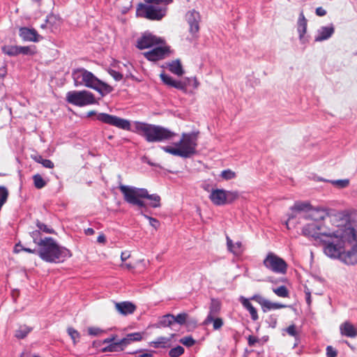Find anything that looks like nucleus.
<instances>
[{"label":"nucleus","instance_id":"obj_59","mask_svg":"<svg viewBox=\"0 0 357 357\" xmlns=\"http://www.w3.org/2000/svg\"><path fill=\"white\" fill-rule=\"evenodd\" d=\"M315 13L317 16L323 17L326 15V10L320 6L316 8Z\"/></svg>","mask_w":357,"mask_h":357},{"label":"nucleus","instance_id":"obj_16","mask_svg":"<svg viewBox=\"0 0 357 357\" xmlns=\"http://www.w3.org/2000/svg\"><path fill=\"white\" fill-rule=\"evenodd\" d=\"M169 48L166 46H155L151 50L143 53L144 56L151 61H157L165 58Z\"/></svg>","mask_w":357,"mask_h":357},{"label":"nucleus","instance_id":"obj_8","mask_svg":"<svg viewBox=\"0 0 357 357\" xmlns=\"http://www.w3.org/2000/svg\"><path fill=\"white\" fill-rule=\"evenodd\" d=\"M116 335H113L102 341L103 344H108L107 347L102 348V351L103 352L122 351L131 342L140 341L142 339V335L140 333L127 334L125 337L119 340H116Z\"/></svg>","mask_w":357,"mask_h":357},{"label":"nucleus","instance_id":"obj_56","mask_svg":"<svg viewBox=\"0 0 357 357\" xmlns=\"http://www.w3.org/2000/svg\"><path fill=\"white\" fill-rule=\"evenodd\" d=\"M251 300L255 301L257 303H258L261 305V307H263L264 302L266 301V299L264 298H263L262 296H261L260 295H254L251 298Z\"/></svg>","mask_w":357,"mask_h":357},{"label":"nucleus","instance_id":"obj_10","mask_svg":"<svg viewBox=\"0 0 357 357\" xmlns=\"http://www.w3.org/2000/svg\"><path fill=\"white\" fill-rule=\"evenodd\" d=\"M66 100L68 103L79 107L97 103L94 95L91 92L86 90L71 91L68 92L66 94Z\"/></svg>","mask_w":357,"mask_h":357},{"label":"nucleus","instance_id":"obj_39","mask_svg":"<svg viewBox=\"0 0 357 357\" xmlns=\"http://www.w3.org/2000/svg\"><path fill=\"white\" fill-rule=\"evenodd\" d=\"M329 182L335 187L342 189L345 188L349 185V180L347 178L345 179H340V180H333L329 181Z\"/></svg>","mask_w":357,"mask_h":357},{"label":"nucleus","instance_id":"obj_6","mask_svg":"<svg viewBox=\"0 0 357 357\" xmlns=\"http://www.w3.org/2000/svg\"><path fill=\"white\" fill-rule=\"evenodd\" d=\"M138 133L144 137L148 142H160L173 139L177 135L167 128L149 124L146 123H138L136 125Z\"/></svg>","mask_w":357,"mask_h":357},{"label":"nucleus","instance_id":"obj_38","mask_svg":"<svg viewBox=\"0 0 357 357\" xmlns=\"http://www.w3.org/2000/svg\"><path fill=\"white\" fill-rule=\"evenodd\" d=\"M36 46H19V52L20 54H24V55H33L36 52Z\"/></svg>","mask_w":357,"mask_h":357},{"label":"nucleus","instance_id":"obj_29","mask_svg":"<svg viewBox=\"0 0 357 357\" xmlns=\"http://www.w3.org/2000/svg\"><path fill=\"white\" fill-rule=\"evenodd\" d=\"M32 331V328L26 324H20L18 328L15 331V337L17 339L25 338L29 333Z\"/></svg>","mask_w":357,"mask_h":357},{"label":"nucleus","instance_id":"obj_52","mask_svg":"<svg viewBox=\"0 0 357 357\" xmlns=\"http://www.w3.org/2000/svg\"><path fill=\"white\" fill-rule=\"evenodd\" d=\"M259 342H260L259 338H258L256 336L249 335L248 337V345L250 347H254L257 344H259Z\"/></svg>","mask_w":357,"mask_h":357},{"label":"nucleus","instance_id":"obj_37","mask_svg":"<svg viewBox=\"0 0 357 357\" xmlns=\"http://www.w3.org/2000/svg\"><path fill=\"white\" fill-rule=\"evenodd\" d=\"M273 291L279 297L288 298L289 296V290L284 285L273 289Z\"/></svg>","mask_w":357,"mask_h":357},{"label":"nucleus","instance_id":"obj_27","mask_svg":"<svg viewBox=\"0 0 357 357\" xmlns=\"http://www.w3.org/2000/svg\"><path fill=\"white\" fill-rule=\"evenodd\" d=\"M307 21L305 19L303 12L301 13L298 20V31L299 33L300 40H303L304 35L307 31Z\"/></svg>","mask_w":357,"mask_h":357},{"label":"nucleus","instance_id":"obj_17","mask_svg":"<svg viewBox=\"0 0 357 357\" xmlns=\"http://www.w3.org/2000/svg\"><path fill=\"white\" fill-rule=\"evenodd\" d=\"M186 21L189 24V31L195 35L198 33L199 30V22L201 20L199 12L195 10L188 11L185 15Z\"/></svg>","mask_w":357,"mask_h":357},{"label":"nucleus","instance_id":"obj_64","mask_svg":"<svg viewBox=\"0 0 357 357\" xmlns=\"http://www.w3.org/2000/svg\"><path fill=\"white\" fill-rule=\"evenodd\" d=\"M6 74V68L5 67H3L0 68V76L3 77Z\"/></svg>","mask_w":357,"mask_h":357},{"label":"nucleus","instance_id":"obj_48","mask_svg":"<svg viewBox=\"0 0 357 357\" xmlns=\"http://www.w3.org/2000/svg\"><path fill=\"white\" fill-rule=\"evenodd\" d=\"M186 86L187 84L185 82H181V81H177L174 79L173 82L172 83L171 87H174L177 89L186 91Z\"/></svg>","mask_w":357,"mask_h":357},{"label":"nucleus","instance_id":"obj_34","mask_svg":"<svg viewBox=\"0 0 357 357\" xmlns=\"http://www.w3.org/2000/svg\"><path fill=\"white\" fill-rule=\"evenodd\" d=\"M1 51L3 54L10 56L20 54L19 46L17 45H4L1 47Z\"/></svg>","mask_w":357,"mask_h":357},{"label":"nucleus","instance_id":"obj_22","mask_svg":"<svg viewBox=\"0 0 357 357\" xmlns=\"http://www.w3.org/2000/svg\"><path fill=\"white\" fill-rule=\"evenodd\" d=\"M334 31L335 29L333 24L321 27L315 37V41L320 42L328 39L334 33Z\"/></svg>","mask_w":357,"mask_h":357},{"label":"nucleus","instance_id":"obj_63","mask_svg":"<svg viewBox=\"0 0 357 357\" xmlns=\"http://www.w3.org/2000/svg\"><path fill=\"white\" fill-rule=\"evenodd\" d=\"M129 257L130 255L126 252H123L121 255V259L123 261H125Z\"/></svg>","mask_w":357,"mask_h":357},{"label":"nucleus","instance_id":"obj_41","mask_svg":"<svg viewBox=\"0 0 357 357\" xmlns=\"http://www.w3.org/2000/svg\"><path fill=\"white\" fill-rule=\"evenodd\" d=\"M31 238H33V243L38 246L40 245V241H44V238L42 237L40 231L35 230L30 233Z\"/></svg>","mask_w":357,"mask_h":357},{"label":"nucleus","instance_id":"obj_19","mask_svg":"<svg viewBox=\"0 0 357 357\" xmlns=\"http://www.w3.org/2000/svg\"><path fill=\"white\" fill-rule=\"evenodd\" d=\"M19 35L23 40L31 42H38L40 37V35L36 29L26 27L20 28Z\"/></svg>","mask_w":357,"mask_h":357},{"label":"nucleus","instance_id":"obj_40","mask_svg":"<svg viewBox=\"0 0 357 357\" xmlns=\"http://www.w3.org/2000/svg\"><path fill=\"white\" fill-rule=\"evenodd\" d=\"M184 348L181 346H176L169 351V356L170 357H179L184 353Z\"/></svg>","mask_w":357,"mask_h":357},{"label":"nucleus","instance_id":"obj_62","mask_svg":"<svg viewBox=\"0 0 357 357\" xmlns=\"http://www.w3.org/2000/svg\"><path fill=\"white\" fill-rule=\"evenodd\" d=\"M94 233H95V231L93 228H87L86 229L84 230V234L86 235L91 236V235L94 234Z\"/></svg>","mask_w":357,"mask_h":357},{"label":"nucleus","instance_id":"obj_23","mask_svg":"<svg viewBox=\"0 0 357 357\" xmlns=\"http://www.w3.org/2000/svg\"><path fill=\"white\" fill-rule=\"evenodd\" d=\"M340 333L342 335L354 338L357 336L356 328L349 321H345L340 325Z\"/></svg>","mask_w":357,"mask_h":357},{"label":"nucleus","instance_id":"obj_55","mask_svg":"<svg viewBox=\"0 0 357 357\" xmlns=\"http://www.w3.org/2000/svg\"><path fill=\"white\" fill-rule=\"evenodd\" d=\"M109 73L116 81H120L123 78V75L114 70H109Z\"/></svg>","mask_w":357,"mask_h":357},{"label":"nucleus","instance_id":"obj_9","mask_svg":"<svg viewBox=\"0 0 357 357\" xmlns=\"http://www.w3.org/2000/svg\"><path fill=\"white\" fill-rule=\"evenodd\" d=\"M327 222H310L305 225L302 229V234L307 238H313L318 244L321 241L322 236L326 234L331 228Z\"/></svg>","mask_w":357,"mask_h":357},{"label":"nucleus","instance_id":"obj_60","mask_svg":"<svg viewBox=\"0 0 357 357\" xmlns=\"http://www.w3.org/2000/svg\"><path fill=\"white\" fill-rule=\"evenodd\" d=\"M305 299H306V302L307 303V305L309 306H310L311 303H312V299H311V292L310 291V290L308 289H306L305 290Z\"/></svg>","mask_w":357,"mask_h":357},{"label":"nucleus","instance_id":"obj_53","mask_svg":"<svg viewBox=\"0 0 357 357\" xmlns=\"http://www.w3.org/2000/svg\"><path fill=\"white\" fill-rule=\"evenodd\" d=\"M144 215L146 218H147L149 220V223L153 227H154L155 229H158L159 227L160 222L157 219L152 217H149L146 215Z\"/></svg>","mask_w":357,"mask_h":357},{"label":"nucleus","instance_id":"obj_14","mask_svg":"<svg viewBox=\"0 0 357 357\" xmlns=\"http://www.w3.org/2000/svg\"><path fill=\"white\" fill-rule=\"evenodd\" d=\"M96 119L103 123L116 127L119 129L125 130H129L130 129V123L128 120L114 115L107 113H99Z\"/></svg>","mask_w":357,"mask_h":357},{"label":"nucleus","instance_id":"obj_61","mask_svg":"<svg viewBox=\"0 0 357 357\" xmlns=\"http://www.w3.org/2000/svg\"><path fill=\"white\" fill-rule=\"evenodd\" d=\"M97 241L100 243L105 244L106 243V238L104 234H100L97 238Z\"/></svg>","mask_w":357,"mask_h":357},{"label":"nucleus","instance_id":"obj_11","mask_svg":"<svg viewBox=\"0 0 357 357\" xmlns=\"http://www.w3.org/2000/svg\"><path fill=\"white\" fill-rule=\"evenodd\" d=\"M305 220H310L311 222H327L331 227H335V223L337 221V216H328L327 212L324 209L313 208L312 207L308 211L307 213L302 215Z\"/></svg>","mask_w":357,"mask_h":357},{"label":"nucleus","instance_id":"obj_54","mask_svg":"<svg viewBox=\"0 0 357 357\" xmlns=\"http://www.w3.org/2000/svg\"><path fill=\"white\" fill-rule=\"evenodd\" d=\"M18 247H20L21 249L28 253H32V254H35V253H37V250L36 249H31V248H24L22 247L20 244H17L15 245V252H20V250L17 249Z\"/></svg>","mask_w":357,"mask_h":357},{"label":"nucleus","instance_id":"obj_28","mask_svg":"<svg viewBox=\"0 0 357 357\" xmlns=\"http://www.w3.org/2000/svg\"><path fill=\"white\" fill-rule=\"evenodd\" d=\"M221 310V303L218 299L211 298L207 317L218 316Z\"/></svg>","mask_w":357,"mask_h":357},{"label":"nucleus","instance_id":"obj_7","mask_svg":"<svg viewBox=\"0 0 357 357\" xmlns=\"http://www.w3.org/2000/svg\"><path fill=\"white\" fill-rule=\"evenodd\" d=\"M137 7V15L151 20H160L165 15L167 6L172 0H144Z\"/></svg>","mask_w":357,"mask_h":357},{"label":"nucleus","instance_id":"obj_3","mask_svg":"<svg viewBox=\"0 0 357 357\" xmlns=\"http://www.w3.org/2000/svg\"><path fill=\"white\" fill-rule=\"evenodd\" d=\"M38 247L37 254L46 262H63L72 256L68 249L59 246L52 237H44V241H40Z\"/></svg>","mask_w":357,"mask_h":357},{"label":"nucleus","instance_id":"obj_42","mask_svg":"<svg viewBox=\"0 0 357 357\" xmlns=\"http://www.w3.org/2000/svg\"><path fill=\"white\" fill-rule=\"evenodd\" d=\"M226 197H227V204H230L237 199L239 197L238 192L236 191H227L226 190Z\"/></svg>","mask_w":357,"mask_h":357},{"label":"nucleus","instance_id":"obj_30","mask_svg":"<svg viewBox=\"0 0 357 357\" xmlns=\"http://www.w3.org/2000/svg\"><path fill=\"white\" fill-rule=\"evenodd\" d=\"M243 306L250 312L251 318L253 321H257L259 319L257 310L252 305L248 298H243L241 299Z\"/></svg>","mask_w":357,"mask_h":357},{"label":"nucleus","instance_id":"obj_43","mask_svg":"<svg viewBox=\"0 0 357 357\" xmlns=\"http://www.w3.org/2000/svg\"><path fill=\"white\" fill-rule=\"evenodd\" d=\"M36 226L38 228V229L41 231H43L46 234H54V230L50 227H49L47 225H45L43 222H40V221H37Z\"/></svg>","mask_w":357,"mask_h":357},{"label":"nucleus","instance_id":"obj_44","mask_svg":"<svg viewBox=\"0 0 357 357\" xmlns=\"http://www.w3.org/2000/svg\"><path fill=\"white\" fill-rule=\"evenodd\" d=\"M68 335L70 336L71 339L73 340L74 343L77 341H79L80 338L79 333L72 327H69L67 330Z\"/></svg>","mask_w":357,"mask_h":357},{"label":"nucleus","instance_id":"obj_15","mask_svg":"<svg viewBox=\"0 0 357 357\" xmlns=\"http://www.w3.org/2000/svg\"><path fill=\"white\" fill-rule=\"evenodd\" d=\"M163 40L151 33H144L137 40V47L139 50L148 49L163 43Z\"/></svg>","mask_w":357,"mask_h":357},{"label":"nucleus","instance_id":"obj_50","mask_svg":"<svg viewBox=\"0 0 357 357\" xmlns=\"http://www.w3.org/2000/svg\"><path fill=\"white\" fill-rule=\"evenodd\" d=\"M188 318V314L183 312L177 314L176 317L174 316L175 322L182 325L185 323L186 319Z\"/></svg>","mask_w":357,"mask_h":357},{"label":"nucleus","instance_id":"obj_35","mask_svg":"<svg viewBox=\"0 0 357 357\" xmlns=\"http://www.w3.org/2000/svg\"><path fill=\"white\" fill-rule=\"evenodd\" d=\"M32 158L38 163L41 164L44 167L53 169L54 167V162L49 159H44L41 155H35Z\"/></svg>","mask_w":357,"mask_h":357},{"label":"nucleus","instance_id":"obj_24","mask_svg":"<svg viewBox=\"0 0 357 357\" xmlns=\"http://www.w3.org/2000/svg\"><path fill=\"white\" fill-rule=\"evenodd\" d=\"M226 239L227 248L231 252L237 256L241 255L243 253V248L241 242L238 241L234 244L229 236H227Z\"/></svg>","mask_w":357,"mask_h":357},{"label":"nucleus","instance_id":"obj_45","mask_svg":"<svg viewBox=\"0 0 357 357\" xmlns=\"http://www.w3.org/2000/svg\"><path fill=\"white\" fill-rule=\"evenodd\" d=\"M104 333L105 331L98 327L92 326L88 328V333L92 336H100Z\"/></svg>","mask_w":357,"mask_h":357},{"label":"nucleus","instance_id":"obj_31","mask_svg":"<svg viewBox=\"0 0 357 357\" xmlns=\"http://www.w3.org/2000/svg\"><path fill=\"white\" fill-rule=\"evenodd\" d=\"M287 307V305L284 304L279 303H273L267 299H266L264 304L262 307V311L264 312H266L268 310H278Z\"/></svg>","mask_w":357,"mask_h":357},{"label":"nucleus","instance_id":"obj_32","mask_svg":"<svg viewBox=\"0 0 357 357\" xmlns=\"http://www.w3.org/2000/svg\"><path fill=\"white\" fill-rule=\"evenodd\" d=\"M169 70L174 74L181 76L183 74L181 63L179 60L172 61L169 64Z\"/></svg>","mask_w":357,"mask_h":357},{"label":"nucleus","instance_id":"obj_25","mask_svg":"<svg viewBox=\"0 0 357 357\" xmlns=\"http://www.w3.org/2000/svg\"><path fill=\"white\" fill-rule=\"evenodd\" d=\"M175 323L174 316L171 314L161 317L159 321L154 325L156 328L169 327Z\"/></svg>","mask_w":357,"mask_h":357},{"label":"nucleus","instance_id":"obj_58","mask_svg":"<svg viewBox=\"0 0 357 357\" xmlns=\"http://www.w3.org/2000/svg\"><path fill=\"white\" fill-rule=\"evenodd\" d=\"M327 357H336L337 351L331 347L328 346L326 348Z\"/></svg>","mask_w":357,"mask_h":357},{"label":"nucleus","instance_id":"obj_18","mask_svg":"<svg viewBox=\"0 0 357 357\" xmlns=\"http://www.w3.org/2000/svg\"><path fill=\"white\" fill-rule=\"evenodd\" d=\"M209 199L216 206L227 204L226 190L223 189H213L209 195Z\"/></svg>","mask_w":357,"mask_h":357},{"label":"nucleus","instance_id":"obj_1","mask_svg":"<svg viewBox=\"0 0 357 357\" xmlns=\"http://www.w3.org/2000/svg\"><path fill=\"white\" fill-rule=\"evenodd\" d=\"M355 229L351 222L342 225L337 224L329 229V232L324 234L319 245L322 247L326 256L337 259L349 247V242L354 239Z\"/></svg>","mask_w":357,"mask_h":357},{"label":"nucleus","instance_id":"obj_49","mask_svg":"<svg viewBox=\"0 0 357 357\" xmlns=\"http://www.w3.org/2000/svg\"><path fill=\"white\" fill-rule=\"evenodd\" d=\"M154 353V351H149L146 352H142V351H139L130 352L129 354H135V357H153Z\"/></svg>","mask_w":357,"mask_h":357},{"label":"nucleus","instance_id":"obj_20","mask_svg":"<svg viewBox=\"0 0 357 357\" xmlns=\"http://www.w3.org/2000/svg\"><path fill=\"white\" fill-rule=\"evenodd\" d=\"M115 308L123 315L131 314L136 310V306L129 301L116 303Z\"/></svg>","mask_w":357,"mask_h":357},{"label":"nucleus","instance_id":"obj_33","mask_svg":"<svg viewBox=\"0 0 357 357\" xmlns=\"http://www.w3.org/2000/svg\"><path fill=\"white\" fill-rule=\"evenodd\" d=\"M312 208V206L309 202H297L291 208L292 211L298 212L304 211L305 213H307L308 211Z\"/></svg>","mask_w":357,"mask_h":357},{"label":"nucleus","instance_id":"obj_46","mask_svg":"<svg viewBox=\"0 0 357 357\" xmlns=\"http://www.w3.org/2000/svg\"><path fill=\"white\" fill-rule=\"evenodd\" d=\"M236 173L231 169H225L221 172V176L225 180L233 179L236 177Z\"/></svg>","mask_w":357,"mask_h":357},{"label":"nucleus","instance_id":"obj_5","mask_svg":"<svg viewBox=\"0 0 357 357\" xmlns=\"http://www.w3.org/2000/svg\"><path fill=\"white\" fill-rule=\"evenodd\" d=\"M199 132H192L190 133H183L179 142L174 144L175 147L164 146L162 149L168 153L173 155L182 158H190L196 153Z\"/></svg>","mask_w":357,"mask_h":357},{"label":"nucleus","instance_id":"obj_36","mask_svg":"<svg viewBox=\"0 0 357 357\" xmlns=\"http://www.w3.org/2000/svg\"><path fill=\"white\" fill-rule=\"evenodd\" d=\"M33 181L34 186L37 189H42L47 185V182L39 174H36L33 176Z\"/></svg>","mask_w":357,"mask_h":357},{"label":"nucleus","instance_id":"obj_12","mask_svg":"<svg viewBox=\"0 0 357 357\" xmlns=\"http://www.w3.org/2000/svg\"><path fill=\"white\" fill-rule=\"evenodd\" d=\"M264 266L273 273L285 274L287 271L286 261L273 252H268L264 259Z\"/></svg>","mask_w":357,"mask_h":357},{"label":"nucleus","instance_id":"obj_21","mask_svg":"<svg viewBox=\"0 0 357 357\" xmlns=\"http://www.w3.org/2000/svg\"><path fill=\"white\" fill-rule=\"evenodd\" d=\"M174 334H172L169 337H158L155 340L149 342V345L155 349H165L171 346L170 341Z\"/></svg>","mask_w":357,"mask_h":357},{"label":"nucleus","instance_id":"obj_26","mask_svg":"<svg viewBox=\"0 0 357 357\" xmlns=\"http://www.w3.org/2000/svg\"><path fill=\"white\" fill-rule=\"evenodd\" d=\"M213 324V328L215 331L220 330L224 325V321L222 318L218 316L206 317L204 321V324L208 325Z\"/></svg>","mask_w":357,"mask_h":357},{"label":"nucleus","instance_id":"obj_13","mask_svg":"<svg viewBox=\"0 0 357 357\" xmlns=\"http://www.w3.org/2000/svg\"><path fill=\"white\" fill-rule=\"evenodd\" d=\"M357 225L354 232V239L349 242V247L337 259L347 265L354 266L357 264Z\"/></svg>","mask_w":357,"mask_h":357},{"label":"nucleus","instance_id":"obj_2","mask_svg":"<svg viewBox=\"0 0 357 357\" xmlns=\"http://www.w3.org/2000/svg\"><path fill=\"white\" fill-rule=\"evenodd\" d=\"M119 188L123 195L125 202L130 204L137 206L140 208H146L147 204L143 199H147L150 201L149 206L151 207L158 208L161 206L160 197L156 194L149 195L148 190L145 188L125 185H120Z\"/></svg>","mask_w":357,"mask_h":357},{"label":"nucleus","instance_id":"obj_47","mask_svg":"<svg viewBox=\"0 0 357 357\" xmlns=\"http://www.w3.org/2000/svg\"><path fill=\"white\" fill-rule=\"evenodd\" d=\"M181 344L186 347H192L195 344V340L191 336H185L179 341Z\"/></svg>","mask_w":357,"mask_h":357},{"label":"nucleus","instance_id":"obj_51","mask_svg":"<svg viewBox=\"0 0 357 357\" xmlns=\"http://www.w3.org/2000/svg\"><path fill=\"white\" fill-rule=\"evenodd\" d=\"M160 77L162 81L166 85L171 86L172 83L174 81V79L171 76H169L165 73H162V74H160Z\"/></svg>","mask_w":357,"mask_h":357},{"label":"nucleus","instance_id":"obj_57","mask_svg":"<svg viewBox=\"0 0 357 357\" xmlns=\"http://www.w3.org/2000/svg\"><path fill=\"white\" fill-rule=\"evenodd\" d=\"M287 333L293 337H296L297 335V331L296 329L295 325L292 324L290 325L286 329Z\"/></svg>","mask_w":357,"mask_h":357},{"label":"nucleus","instance_id":"obj_4","mask_svg":"<svg viewBox=\"0 0 357 357\" xmlns=\"http://www.w3.org/2000/svg\"><path fill=\"white\" fill-rule=\"evenodd\" d=\"M72 77L75 86H85L98 91L104 96L113 91V87L96 77L91 72L84 68L73 71Z\"/></svg>","mask_w":357,"mask_h":357}]
</instances>
